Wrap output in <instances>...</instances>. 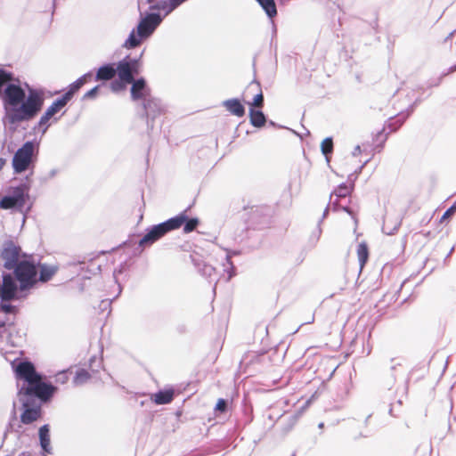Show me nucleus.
<instances>
[{
	"label": "nucleus",
	"mask_w": 456,
	"mask_h": 456,
	"mask_svg": "<svg viewBox=\"0 0 456 456\" xmlns=\"http://www.w3.org/2000/svg\"><path fill=\"white\" fill-rule=\"evenodd\" d=\"M227 407V402L224 399H219L216 405V410L219 411H224Z\"/></svg>",
	"instance_id": "obj_38"
},
{
	"label": "nucleus",
	"mask_w": 456,
	"mask_h": 456,
	"mask_svg": "<svg viewBox=\"0 0 456 456\" xmlns=\"http://www.w3.org/2000/svg\"><path fill=\"white\" fill-rule=\"evenodd\" d=\"M28 199V187L26 184H20L16 187H10L7 195L0 200V208L12 209L16 208L22 211L27 200Z\"/></svg>",
	"instance_id": "obj_5"
},
{
	"label": "nucleus",
	"mask_w": 456,
	"mask_h": 456,
	"mask_svg": "<svg viewBox=\"0 0 456 456\" xmlns=\"http://www.w3.org/2000/svg\"><path fill=\"white\" fill-rule=\"evenodd\" d=\"M95 361H96V358H95V357H94V358H92V359L90 360V366H91V368L93 367V362H95Z\"/></svg>",
	"instance_id": "obj_44"
},
{
	"label": "nucleus",
	"mask_w": 456,
	"mask_h": 456,
	"mask_svg": "<svg viewBox=\"0 0 456 456\" xmlns=\"http://www.w3.org/2000/svg\"><path fill=\"white\" fill-rule=\"evenodd\" d=\"M0 297L4 301H10L18 298L17 284L13 277L10 274L3 275V283L1 284Z\"/></svg>",
	"instance_id": "obj_12"
},
{
	"label": "nucleus",
	"mask_w": 456,
	"mask_h": 456,
	"mask_svg": "<svg viewBox=\"0 0 456 456\" xmlns=\"http://www.w3.org/2000/svg\"><path fill=\"white\" fill-rule=\"evenodd\" d=\"M91 376L90 373L85 369H79L77 370L76 375L73 379V383L75 386H82L86 384Z\"/></svg>",
	"instance_id": "obj_27"
},
{
	"label": "nucleus",
	"mask_w": 456,
	"mask_h": 456,
	"mask_svg": "<svg viewBox=\"0 0 456 456\" xmlns=\"http://www.w3.org/2000/svg\"><path fill=\"white\" fill-rule=\"evenodd\" d=\"M92 72H87L84 74L82 77H80L78 79H82L83 84L85 85L92 78Z\"/></svg>",
	"instance_id": "obj_40"
},
{
	"label": "nucleus",
	"mask_w": 456,
	"mask_h": 456,
	"mask_svg": "<svg viewBox=\"0 0 456 456\" xmlns=\"http://www.w3.org/2000/svg\"><path fill=\"white\" fill-rule=\"evenodd\" d=\"M59 173V170L57 168H53L51 169L48 173L43 175L42 176H40V182L42 183H47L48 181L52 180L53 178H54L57 174Z\"/></svg>",
	"instance_id": "obj_35"
},
{
	"label": "nucleus",
	"mask_w": 456,
	"mask_h": 456,
	"mask_svg": "<svg viewBox=\"0 0 456 456\" xmlns=\"http://www.w3.org/2000/svg\"><path fill=\"white\" fill-rule=\"evenodd\" d=\"M151 10L161 11L164 12V16L170 14L174 10V6L171 4L170 0H163L158 2L156 4L151 5Z\"/></svg>",
	"instance_id": "obj_24"
},
{
	"label": "nucleus",
	"mask_w": 456,
	"mask_h": 456,
	"mask_svg": "<svg viewBox=\"0 0 456 456\" xmlns=\"http://www.w3.org/2000/svg\"><path fill=\"white\" fill-rule=\"evenodd\" d=\"M400 226V222L399 221H396L394 224V227L391 228L388 226V224H387V219H386L384 221V224H383V227H382V230H383V232L387 234V235H391L393 234L395 231H397V229L399 228Z\"/></svg>",
	"instance_id": "obj_34"
},
{
	"label": "nucleus",
	"mask_w": 456,
	"mask_h": 456,
	"mask_svg": "<svg viewBox=\"0 0 456 456\" xmlns=\"http://www.w3.org/2000/svg\"><path fill=\"white\" fill-rule=\"evenodd\" d=\"M297 416H292V425L297 421Z\"/></svg>",
	"instance_id": "obj_46"
},
{
	"label": "nucleus",
	"mask_w": 456,
	"mask_h": 456,
	"mask_svg": "<svg viewBox=\"0 0 456 456\" xmlns=\"http://www.w3.org/2000/svg\"><path fill=\"white\" fill-rule=\"evenodd\" d=\"M100 88V86H96L94 87H93L91 90H89L88 92H86L84 96H83V99L84 100H87V99H94L95 98L97 93H98V90Z\"/></svg>",
	"instance_id": "obj_37"
},
{
	"label": "nucleus",
	"mask_w": 456,
	"mask_h": 456,
	"mask_svg": "<svg viewBox=\"0 0 456 456\" xmlns=\"http://www.w3.org/2000/svg\"><path fill=\"white\" fill-rule=\"evenodd\" d=\"M84 86L82 79H77L69 85L68 91L62 95L68 102L71 100L73 95Z\"/></svg>",
	"instance_id": "obj_28"
},
{
	"label": "nucleus",
	"mask_w": 456,
	"mask_h": 456,
	"mask_svg": "<svg viewBox=\"0 0 456 456\" xmlns=\"http://www.w3.org/2000/svg\"><path fill=\"white\" fill-rule=\"evenodd\" d=\"M111 87L113 91H118L119 88H121V85L118 83H112Z\"/></svg>",
	"instance_id": "obj_42"
},
{
	"label": "nucleus",
	"mask_w": 456,
	"mask_h": 456,
	"mask_svg": "<svg viewBox=\"0 0 456 456\" xmlns=\"http://www.w3.org/2000/svg\"><path fill=\"white\" fill-rule=\"evenodd\" d=\"M19 401L24 408V411L20 416V420L23 424H30L40 417V408L30 407V401L28 398H23V395H21L19 396Z\"/></svg>",
	"instance_id": "obj_13"
},
{
	"label": "nucleus",
	"mask_w": 456,
	"mask_h": 456,
	"mask_svg": "<svg viewBox=\"0 0 456 456\" xmlns=\"http://www.w3.org/2000/svg\"><path fill=\"white\" fill-rule=\"evenodd\" d=\"M199 219L194 217V218H186V220L183 222V232L184 233H190L191 232H193L197 226L199 225Z\"/></svg>",
	"instance_id": "obj_31"
},
{
	"label": "nucleus",
	"mask_w": 456,
	"mask_h": 456,
	"mask_svg": "<svg viewBox=\"0 0 456 456\" xmlns=\"http://www.w3.org/2000/svg\"><path fill=\"white\" fill-rule=\"evenodd\" d=\"M409 116V113H402L400 114L396 118H395L390 124L389 126H394L395 124H396V126L395 128H393V130H396L397 127H399L400 126H402V124L403 123V121L408 118Z\"/></svg>",
	"instance_id": "obj_36"
},
{
	"label": "nucleus",
	"mask_w": 456,
	"mask_h": 456,
	"mask_svg": "<svg viewBox=\"0 0 456 456\" xmlns=\"http://www.w3.org/2000/svg\"><path fill=\"white\" fill-rule=\"evenodd\" d=\"M223 106L231 114L241 118L245 115V108L236 98L228 99L223 102Z\"/></svg>",
	"instance_id": "obj_17"
},
{
	"label": "nucleus",
	"mask_w": 456,
	"mask_h": 456,
	"mask_svg": "<svg viewBox=\"0 0 456 456\" xmlns=\"http://www.w3.org/2000/svg\"><path fill=\"white\" fill-rule=\"evenodd\" d=\"M250 123L255 127H262L266 122V118L263 111L256 110L254 109L249 110Z\"/></svg>",
	"instance_id": "obj_22"
},
{
	"label": "nucleus",
	"mask_w": 456,
	"mask_h": 456,
	"mask_svg": "<svg viewBox=\"0 0 456 456\" xmlns=\"http://www.w3.org/2000/svg\"><path fill=\"white\" fill-rule=\"evenodd\" d=\"M116 70L122 82L130 84L134 80V75L138 73V61L131 59L120 61Z\"/></svg>",
	"instance_id": "obj_10"
},
{
	"label": "nucleus",
	"mask_w": 456,
	"mask_h": 456,
	"mask_svg": "<svg viewBox=\"0 0 456 456\" xmlns=\"http://www.w3.org/2000/svg\"><path fill=\"white\" fill-rule=\"evenodd\" d=\"M186 218V212L183 211L163 223L151 226L139 240V246L148 247L152 245L167 232L180 228Z\"/></svg>",
	"instance_id": "obj_2"
},
{
	"label": "nucleus",
	"mask_w": 456,
	"mask_h": 456,
	"mask_svg": "<svg viewBox=\"0 0 456 456\" xmlns=\"http://www.w3.org/2000/svg\"><path fill=\"white\" fill-rule=\"evenodd\" d=\"M249 88H256L259 91L254 97L251 106L262 108L264 105V95L260 88V84L258 82L253 81L250 83Z\"/></svg>",
	"instance_id": "obj_26"
},
{
	"label": "nucleus",
	"mask_w": 456,
	"mask_h": 456,
	"mask_svg": "<svg viewBox=\"0 0 456 456\" xmlns=\"http://www.w3.org/2000/svg\"><path fill=\"white\" fill-rule=\"evenodd\" d=\"M456 211V204L450 207L443 215L442 219H445L449 217L451 215H452Z\"/></svg>",
	"instance_id": "obj_39"
},
{
	"label": "nucleus",
	"mask_w": 456,
	"mask_h": 456,
	"mask_svg": "<svg viewBox=\"0 0 456 456\" xmlns=\"http://www.w3.org/2000/svg\"><path fill=\"white\" fill-rule=\"evenodd\" d=\"M173 397L174 392L172 390H160L152 395V400L157 404L169 403L173 400Z\"/></svg>",
	"instance_id": "obj_21"
},
{
	"label": "nucleus",
	"mask_w": 456,
	"mask_h": 456,
	"mask_svg": "<svg viewBox=\"0 0 456 456\" xmlns=\"http://www.w3.org/2000/svg\"><path fill=\"white\" fill-rule=\"evenodd\" d=\"M131 86V97L133 101L142 100L143 102L151 96L150 88L144 78L134 79Z\"/></svg>",
	"instance_id": "obj_14"
},
{
	"label": "nucleus",
	"mask_w": 456,
	"mask_h": 456,
	"mask_svg": "<svg viewBox=\"0 0 456 456\" xmlns=\"http://www.w3.org/2000/svg\"><path fill=\"white\" fill-rule=\"evenodd\" d=\"M55 390V387L42 381L41 376L38 375L28 383L21 386L18 396L23 395V398H28L29 401L32 396H36L42 401H47Z\"/></svg>",
	"instance_id": "obj_3"
},
{
	"label": "nucleus",
	"mask_w": 456,
	"mask_h": 456,
	"mask_svg": "<svg viewBox=\"0 0 456 456\" xmlns=\"http://www.w3.org/2000/svg\"><path fill=\"white\" fill-rule=\"evenodd\" d=\"M31 256H26L13 269L15 279L20 282V290L23 291L33 287L37 282V269Z\"/></svg>",
	"instance_id": "obj_4"
},
{
	"label": "nucleus",
	"mask_w": 456,
	"mask_h": 456,
	"mask_svg": "<svg viewBox=\"0 0 456 456\" xmlns=\"http://www.w3.org/2000/svg\"><path fill=\"white\" fill-rule=\"evenodd\" d=\"M341 209L344 210L345 212L348 213L349 215H352V212L348 208V207H346V206L341 207Z\"/></svg>",
	"instance_id": "obj_43"
},
{
	"label": "nucleus",
	"mask_w": 456,
	"mask_h": 456,
	"mask_svg": "<svg viewBox=\"0 0 456 456\" xmlns=\"http://www.w3.org/2000/svg\"><path fill=\"white\" fill-rule=\"evenodd\" d=\"M162 17L159 13L151 12L142 18L137 25V34L140 37H149L161 23Z\"/></svg>",
	"instance_id": "obj_9"
},
{
	"label": "nucleus",
	"mask_w": 456,
	"mask_h": 456,
	"mask_svg": "<svg viewBox=\"0 0 456 456\" xmlns=\"http://www.w3.org/2000/svg\"><path fill=\"white\" fill-rule=\"evenodd\" d=\"M144 37H140V36H138L137 34V29H133L127 39L125 41L123 46L126 49H134L135 47H137L138 45H140L142 40L143 39Z\"/></svg>",
	"instance_id": "obj_23"
},
{
	"label": "nucleus",
	"mask_w": 456,
	"mask_h": 456,
	"mask_svg": "<svg viewBox=\"0 0 456 456\" xmlns=\"http://www.w3.org/2000/svg\"><path fill=\"white\" fill-rule=\"evenodd\" d=\"M327 212H328V208L325 209V211H324V213H323V216H326Z\"/></svg>",
	"instance_id": "obj_47"
},
{
	"label": "nucleus",
	"mask_w": 456,
	"mask_h": 456,
	"mask_svg": "<svg viewBox=\"0 0 456 456\" xmlns=\"http://www.w3.org/2000/svg\"><path fill=\"white\" fill-rule=\"evenodd\" d=\"M357 256L361 269L363 267L368 260L369 251L368 247L365 243H360L357 248Z\"/></svg>",
	"instance_id": "obj_29"
},
{
	"label": "nucleus",
	"mask_w": 456,
	"mask_h": 456,
	"mask_svg": "<svg viewBox=\"0 0 456 456\" xmlns=\"http://www.w3.org/2000/svg\"><path fill=\"white\" fill-rule=\"evenodd\" d=\"M353 187L342 183L330 194V204L334 210L338 209V200L347 197L351 193Z\"/></svg>",
	"instance_id": "obj_16"
},
{
	"label": "nucleus",
	"mask_w": 456,
	"mask_h": 456,
	"mask_svg": "<svg viewBox=\"0 0 456 456\" xmlns=\"http://www.w3.org/2000/svg\"><path fill=\"white\" fill-rule=\"evenodd\" d=\"M25 86L27 91L18 77L0 69V99L4 109L2 122L12 133L20 124L34 119L44 106V92L30 87L27 83Z\"/></svg>",
	"instance_id": "obj_1"
},
{
	"label": "nucleus",
	"mask_w": 456,
	"mask_h": 456,
	"mask_svg": "<svg viewBox=\"0 0 456 456\" xmlns=\"http://www.w3.org/2000/svg\"><path fill=\"white\" fill-rule=\"evenodd\" d=\"M39 440L40 445L44 452L50 453L51 452V444H50V435H49V426L43 425L39 428Z\"/></svg>",
	"instance_id": "obj_19"
},
{
	"label": "nucleus",
	"mask_w": 456,
	"mask_h": 456,
	"mask_svg": "<svg viewBox=\"0 0 456 456\" xmlns=\"http://www.w3.org/2000/svg\"><path fill=\"white\" fill-rule=\"evenodd\" d=\"M266 16L273 20L277 15V7L274 0H256Z\"/></svg>",
	"instance_id": "obj_20"
},
{
	"label": "nucleus",
	"mask_w": 456,
	"mask_h": 456,
	"mask_svg": "<svg viewBox=\"0 0 456 456\" xmlns=\"http://www.w3.org/2000/svg\"><path fill=\"white\" fill-rule=\"evenodd\" d=\"M26 256H28L21 252L20 247L12 240L3 243L0 259L5 269L13 270Z\"/></svg>",
	"instance_id": "obj_7"
},
{
	"label": "nucleus",
	"mask_w": 456,
	"mask_h": 456,
	"mask_svg": "<svg viewBox=\"0 0 456 456\" xmlns=\"http://www.w3.org/2000/svg\"><path fill=\"white\" fill-rule=\"evenodd\" d=\"M116 74L117 70L113 64H105L98 69L95 80H110L113 78Z\"/></svg>",
	"instance_id": "obj_18"
},
{
	"label": "nucleus",
	"mask_w": 456,
	"mask_h": 456,
	"mask_svg": "<svg viewBox=\"0 0 456 456\" xmlns=\"http://www.w3.org/2000/svg\"><path fill=\"white\" fill-rule=\"evenodd\" d=\"M35 154V142L32 141L26 142L14 153L12 165L15 174H20L26 171L33 161Z\"/></svg>",
	"instance_id": "obj_6"
},
{
	"label": "nucleus",
	"mask_w": 456,
	"mask_h": 456,
	"mask_svg": "<svg viewBox=\"0 0 456 456\" xmlns=\"http://www.w3.org/2000/svg\"><path fill=\"white\" fill-rule=\"evenodd\" d=\"M367 162H368V160H365V161L363 162V164L360 167V170H359L360 172H361V170L362 169V167L367 164Z\"/></svg>",
	"instance_id": "obj_45"
},
{
	"label": "nucleus",
	"mask_w": 456,
	"mask_h": 456,
	"mask_svg": "<svg viewBox=\"0 0 456 456\" xmlns=\"http://www.w3.org/2000/svg\"><path fill=\"white\" fill-rule=\"evenodd\" d=\"M321 150L323 155L328 157L333 151V141L331 137L325 138L321 144Z\"/></svg>",
	"instance_id": "obj_32"
},
{
	"label": "nucleus",
	"mask_w": 456,
	"mask_h": 456,
	"mask_svg": "<svg viewBox=\"0 0 456 456\" xmlns=\"http://www.w3.org/2000/svg\"><path fill=\"white\" fill-rule=\"evenodd\" d=\"M231 254L230 253H226L225 255V264H224V273H227V278H226V281H230L234 275H235V268H234V265L232 264V262L231 261Z\"/></svg>",
	"instance_id": "obj_30"
},
{
	"label": "nucleus",
	"mask_w": 456,
	"mask_h": 456,
	"mask_svg": "<svg viewBox=\"0 0 456 456\" xmlns=\"http://www.w3.org/2000/svg\"><path fill=\"white\" fill-rule=\"evenodd\" d=\"M154 0H147L148 4H151Z\"/></svg>",
	"instance_id": "obj_48"
},
{
	"label": "nucleus",
	"mask_w": 456,
	"mask_h": 456,
	"mask_svg": "<svg viewBox=\"0 0 456 456\" xmlns=\"http://www.w3.org/2000/svg\"><path fill=\"white\" fill-rule=\"evenodd\" d=\"M144 115L147 118V126L149 129L153 127V120L164 111V106L160 100L150 96L144 102H142Z\"/></svg>",
	"instance_id": "obj_11"
},
{
	"label": "nucleus",
	"mask_w": 456,
	"mask_h": 456,
	"mask_svg": "<svg viewBox=\"0 0 456 456\" xmlns=\"http://www.w3.org/2000/svg\"><path fill=\"white\" fill-rule=\"evenodd\" d=\"M322 427H323V423H320L319 428H322Z\"/></svg>",
	"instance_id": "obj_49"
},
{
	"label": "nucleus",
	"mask_w": 456,
	"mask_h": 456,
	"mask_svg": "<svg viewBox=\"0 0 456 456\" xmlns=\"http://www.w3.org/2000/svg\"><path fill=\"white\" fill-rule=\"evenodd\" d=\"M56 266L46 265H41L39 280L44 282L49 281L56 273Z\"/></svg>",
	"instance_id": "obj_25"
},
{
	"label": "nucleus",
	"mask_w": 456,
	"mask_h": 456,
	"mask_svg": "<svg viewBox=\"0 0 456 456\" xmlns=\"http://www.w3.org/2000/svg\"><path fill=\"white\" fill-rule=\"evenodd\" d=\"M69 102L61 96L55 100L45 111V113L40 117L38 122L33 127V130L41 131L42 135L45 134L49 127V120L59 112Z\"/></svg>",
	"instance_id": "obj_8"
},
{
	"label": "nucleus",
	"mask_w": 456,
	"mask_h": 456,
	"mask_svg": "<svg viewBox=\"0 0 456 456\" xmlns=\"http://www.w3.org/2000/svg\"><path fill=\"white\" fill-rule=\"evenodd\" d=\"M362 152V150H361V146L360 145H356L352 152V155L354 157H356L358 156L360 153Z\"/></svg>",
	"instance_id": "obj_41"
},
{
	"label": "nucleus",
	"mask_w": 456,
	"mask_h": 456,
	"mask_svg": "<svg viewBox=\"0 0 456 456\" xmlns=\"http://www.w3.org/2000/svg\"><path fill=\"white\" fill-rule=\"evenodd\" d=\"M16 375L19 379L25 381V384L31 381L39 374L36 371L34 365L29 362H20L15 369Z\"/></svg>",
	"instance_id": "obj_15"
},
{
	"label": "nucleus",
	"mask_w": 456,
	"mask_h": 456,
	"mask_svg": "<svg viewBox=\"0 0 456 456\" xmlns=\"http://www.w3.org/2000/svg\"><path fill=\"white\" fill-rule=\"evenodd\" d=\"M200 271L202 273V275L208 278H211L216 272L215 268L211 265L206 263L202 265V266L200 268Z\"/></svg>",
	"instance_id": "obj_33"
}]
</instances>
